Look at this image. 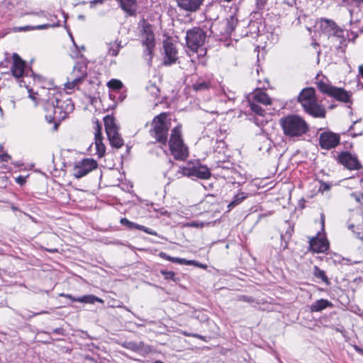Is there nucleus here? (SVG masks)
Instances as JSON below:
<instances>
[{
    "label": "nucleus",
    "mask_w": 363,
    "mask_h": 363,
    "mask_svg": "<svg viewBox=\"0 0 363 363\" xmlns=\"http://www.w3.org/2000/svg\"><path fill=\"white\" fill-rule=\"evenodd\" d=\"M59 96H61V94L57 93L46 100L44 104L45 119L48 123H54L55 130L57 129L59 123L74 109V105L70 99L63 100Z\"/></svg>",
    "instance_id": "1"
},
{
    "label": "nucleus",
    "mask_w": 363,
    "mask_h": 363,
    "mask_svg": "<svg viewBox=\"0 0 363 363\" xmlns=\"http://www.w3.org/2000/svg\"><path fill=\"white\" fill-rule=\"evenodd\" d=\"M284 135L289 138L302 137L309 131V125L303 118L296 114H289L279 120Z\"/></svg>",
    "instance_id": "2"
},
{
    "label": "nucleus",
    "mask_w": 363,
    "mask_h": 363,
    "mask_svg": "<svg viewBox=\"0 0 363 363\" xmlns=\"http://www.w3.org/2000/svg\"><path fill=\"white\" fill-rule=\"evenodd\" d=\"M320 27L323 34L328 37H335L340 40L341 45H345L347 41L354 42L355 39L358 37V31L354 30V28L350 30L346 29L347 35H345V30L342 29L337 23L328 18H321L320 21Z\"/></svg>",
    "instance_id": "3"
},
{
    "label": "nucleus",
    "mask_w": 363,
    "mask_h": 363,
    "mask_svg": "<svg viewBox=\"0 0 363 363\" xmlns=\"http://www.w3.org/2000/svg\"><path fill=\"white\" fill-rule=\"evenodd\" d=\"M178 173L192 179H208L211 177L210 169L201 164L199 160L189 161L179 167Z\"/></svg>",
    "instance_id": "4"
},
{
    "label": "nucleus",
    "mask_w": 363,
    "mask_h": 363,
    "mask_svg": "<svg viewBox=\"0 0 363 363\" xmlns=\"http://www.w3.org/2000/svg\"><path fill=\"white\" fill-rule=\"evenodd\" d=\"M169 149L175 160H184L188 157V148L182 139L181 128L175 127L170 135Z\"/></svg>",
    "instance_id": "5"
},
{
    "label": "nucleus",
    "mask_w": 363,
    "mask_h": 363,
    "mask_svg": "<svg viewBox=\"0 0 363 363\" xmlns=\"http://www.w3.org/2000/svg\"><path fill=\"white\" fill-rule=\"evenodd\" d=\"M167 118L166 113H162L155 116L152 121L153 128L150 130L151 135L162 145H165L167 142L169 126Z\"/></svg>",
    "instance_id": "6"
},
{
    "label": "nucleus",
    "mask_w": 363,
    "mask_h": 363,
    "mask_svg": "<svg viewBox=\"0 0 363 363\" xmlns=\"http://www.w3.org/2000/svg\"><path fill=\"white\" fill-rule=\"evenodd\" d=\"M87 76V66L86 65L77 62L73 67L72 72L67 77V81L65 84V88L67 90H72L77 88L80 84Z\"/></svg>",
    "instance_id": "7"
},
{
    "label": "nucleus",
    "mask_w": 363,
    "mask_h": 363,
    "mask_svg": "<svg viewBox=\"0 0 363 363\" xmlns=\"http://www.w3.org/2000/svg\"><path fill=\"white\" fill-rule=\"evenodd\" d=\"M185 38L187 47L193 51H197L204 44L206 33L199 27H194L186 31Z\"/></svg>",
    "instance_id": "8"
},
{
    "label": "nucleus",
    "mask_w": 363,
    "mask_h": 363,
    "mask_svg": "<svg viewBox=\"0 0 363 363\" xmlns=\"http://www.w3.org/2000/svg\"><path fill=\"white\" fill-rule=\"evenodd\" d=\"M238 22V18L235 16L230 15L223 21L213 24L211 26V32H218L219 35L223 38L230 37L235 30Z\"/></svg>",
    "instance_id": "9"
},
{
    "label": "nucleus",
    "mask_w": 363,
    "mask_h": 363,
    "mask_svg": "<svg viewBox=\"0 0 363 363\" xmlns=\"http://www.w3.org/2000/svg\"><path fill=\"white\" fill-rule=\"evenodd\" d=\"M13 64L11 67L12 75L16 78H21L24 76H32L34 79L38 77L31 69H26V63L21 57L17 54L13 53L12 56Z\"/></svg>",
    "instance_id": "10"
},
{
    "label": "nucleus",
    "mask_w": 363,
    "mask_h": 363,
    "mask_svg": "<svg viewBox=\"0 0 363 363\" xmlns=\"http://www.w3.org/2000/svg\"><path fill=\"white\" fill-rule=\"evenodd\" d=\"M97 167V162L94 159L86 158L77 162L73 169L76 178H81Z\"/></svg>",
    "instance_id": "11"
},
{
    "label": "nucleus",
    "mask_w": 363,
    "mask_h": 363,
    "mask_svg": "<svg viewBox=\"0 0 363 363\" xmlns=\"http://www.w3.org/2000/svg\"><path fill=\"white\" fill-rule=\"evenodd\" d=\"M340 143V136L333 132H323L319 136V145L322 149L330 150Z\"/></svg>",
    "instance_id": "12"
},
{
    "label": "nucleus",
    "mask_w": 363,
    "mask_h": 363,
    "mask_svg": "<svg viewBox=\"0 0 363 363\" xmlns=\"http://www.w3.org/2000/svg\"><path fill=\"white\" fill-rule=\"evenodd\" d=\"M338 161L348 169H359L362 167L357 157L349 152H341Z\"/></svg>",
    "instance_id": "13"
},
{
    "label": "nucleus",
    "mask_w": 363,
    "mask_h": 363,
    "mask_svg": "<svg viewBox=\"0 0 363 363\" xmlns=\"http://www.w3.org/2000/svg\"><path fill=\"white\" fill-rule=\"evenodd\" d=\"M121 345L127 350L141 354H148L151 350L150 346L145 344L143 341L138 342L125 340L121 342Z\"/></svg>",
    "instance_id": "14"
},
{
    "label": "nucleus",
    "mask_w": 363,
    "mask_h": 363,
    "mask_svg": "<svg viewBox=\"0 0 363 363\" xmlns=\"http://www.w3.org/2000/svg\"><path fill=\"white\" fill-rule=\"evenodd\" d=\"M164 64L170 65L176 62L177 60V51L174 45L167 40L164 41Z\"/></svg>",
    "instance_id": "15"
},
{
    "label": "nucleus",
    "mask_w": 363,
    "mask_h": 363,
    "mask_svg": "<svg viewBox=\"0 0 363 363\" xmlns=\"http://www.w3.org/2000/svg\"><path fill=\"white\" fill-rule=\"evenodd\" d=\"M309 245L311 250L316 253L325 252L329 247L328 240L318 235L310 239Z\"/></svg>",
    "instance_id": "16"
},
{
    "label": "nucleus",
    "mask_w": 363,
    "mask_h": 363,
    "mask_svg": "<svg viewBox=\"0 0 363 363\" xmlns=\"http://www.w3.org/2000/svg\"><path fill=\"white\" fill-rule=\"evenodd\" d=\"M316 100L315 89L312 87L303 89L298 96V101L302 107L308 106L310 104Z\"/></svg>",
    "instance_id": "17"
},
{
    "label": "nucleus",
    "mask_w": 363,
    "mask_h": 363,
    "mask_svg": "<svg viewBox=\"0 0 363 363\" xmlns=\"http://www.w3.org/2000/svg\"><path fill=\"white\" fill-rule=\"evenodd\" d=\"M303 110L306 113L315 118H323L325 117V109L317 103V100L311 102L308 106H304Z\"/></svg>",
    "instance_id": "18"
},
{
    "label": "nucleus",
    "mask_w": 363,
    "mask_h": 363,
    "mask_svg": "<svg viewBox=\"0 0 363 363\" xmlns=\"http://www.w3.org/2000/svg\"><path fill=\"white\" fill-rule=\"evenodd\" d=\"M120 8L128 16H137L138 1L137 0H116Z\"/></svg>",
    "instance_id": "19"
},
{
    "label": "nucleus",
    "mask_w": 363,
    "mask_h": 363,
    "mask_svg": "<svg viewBox=\"0 0 363 363\" xmlns=\"http://www.w3.org/2000/svg\"><path fill=\"white\" fill-rule=\"evenodd\" d=\"M315 84L320 92L328 96H330L335 88L325 76H322L321 78H316Z\"/></svg>",
    "instance_id": "20"
},
{
    "label": "nucleus",
    "mask_w": 363,
    "mask_h": 363,
    "mask_svg": "<svg viewBox=\"0 0 363 363\" xmlns=\"http://www.w3.org/2000/svg\"><path fill=\"white\" fill-rule=\"evenodd\" d=\"M120 223L121 225L125 226L128 230L137 229V230H142L149 235H157V233L155 231H154L153 230H152L149 228H147L144 225L130 221L126 218H122L120 220Z\"/></svg>",
    "instance_id": "21"
},
{
    "label": "nucleus",
    "mask_w": 363,
    "mask_h": 363,
    "mask_svg": "<svg viewBox=\"0 0 363 363\" xmlns=\"http://www.w3.org/2000/svg\"><path fill=\"white\" fill-rule=\"evenodd\" d=\"M203 1V0H177L178 6L186 11H196Z\"/></svg>",
    "instance_id": "22"
},
{
    "label": "nucleus",
    "mask_w": 363,
    "mask_h": 363,
    "mask_svg": "<svg viewBox=\"0 0 363 363\" xmlns=\"http://www.w3.org/2000/svg\"><path fill=\"white\" fill-rule=\"evenodd\" d=\"M330 97H333L340 102L351 103V94L343 88L335 86Z\"/></svg>",
    "instance_id": "23"
},
{
    "label": "nucleus",
    "mask_w": 363,
    "mask_h": 363,
    "mask_svg": "<svg viewBox=\"0 0 363 363\" xmlns=\"http://www.w3.org/2000/svg\"><path fill=\"white\" fill-rule=\"evenodd\" d=\"M333 304L327 299L321 298L315 301L310 306L311 312H320L327 308H332Z\"/></svg>",
    "instance_id": "24"
},
{
    "label": "nucleus",
    "mask_w": 363,
    "mask_h": 363,
    "mask_svg": "<svg viewBox=\"0 0 363 363\" xmlns=\"http://www.w3.org/2000/svg\"><path fill=\"white\" fill-rule=\"evenodd\" d=\"M94 138L96 155L99 156V157H102L105 155L106 147L103 143V136L100 130H97L96 133H94Z\"/></svg>",
    "instance_id": "25"
},
{
    "label": "nucleus",
    "mask_w": 363,
    "mask_h": 363,
    "mask_svg": "<svg viewBox=\"0 0 363 363\" xmlns=\"http://www.w3.org/2000/svg\"><path fill=\"white\" fill-rule=\"evenodd\" d=\"M110 145L115 148H121L123 145V140L118 133V130L111 133L107 134Z\"/></svg>",
    "instance_id": "26"
},
{
    "label": "nucleus",
    "mask_w": 363,
    "mask_h": 363,
    "mask_svg": "<svg viewBox=\"0 0 363 363\" xmlns=\"http://www.w3.org/2000/svg\"><path fill=\"white\" fill-rule=\"evenodd\" d=\"M286 223L288 226L285 232L281 234V247L284 250L288 248L289 242H290L294 233V226L291 225L288 221H286Z\"/></svg>",
    "instance_id": "27"
},
{
    "label": "nucleus",
    "mask_w": 363,
    "mask_h": 363,
    "mask_svg": "<svg viewBox=\"0 0 363 363\" xmlns=\"http://www.w3.org/2000/svg\"><path fill=\"white\" fill-rule=\"evenodd\" d=\"M248 197V194L239 191L233 198V200L228 205V211H231L233 208L240 204L245 199Z\"/></svg>",
    "instance_id": "28"
},
{
    "label": "nucleus",
    "mask_w": 363,
    "mask_h": 363,
    "mask_svg": "<svg viewBox=\"0 0 363 363\" xmlns=\"http://www.w3.org/2000/svg\"><path fill=\"white\" fill-rule=\"evenodd\" d=\"M104 122L106 135L118 130V128L115 123V118L113 116H106L104 118Z\"/></svg>",
    "instance_id": "29"
},
{
    "label": "nucleus",
    "mask_w": 363,
    "mask_h": 363,
    "mask_svg": "<svg viewBox=\"0 0 363 363\" xmlns=\"http://www.w3.org/2000/svg\"><path fill=\"white\" fill-rule=\"evenodd\" d=\"M145 34V39L143 40L142 44L144 47H155L154 33L148 28H144Z\"/></svg>",
    "instance_id": "30"
},
{
    "label": "nucleus",
    "mask_w": 363,
    "mask_h": 363,
    "mask_svg": "<svg viewBox=\"0 0 363 363\" xmlns=\"http://www.w3.org/2000/svg\"><path fill=\"white\" fill-rule=\"evenodd\" d=\"M267 0H256L255 10L251 13L252 18L258 19L261 18L262 13L265 7Z\"/></svg>",
    "instance_id": "31"
},
{
    "label": "nucleus",
    "mask_w": 363,
    "mask_h": 363,
    "mask_svg": "<svg viewBox=\"0 0 363 363\" xmlns=\"http://www.w3.org/2000/svg\"><path fill=\"white\" fill-rule=\"evenodd\" d=\"M347 228L349 230H352L354 236L357 239L363 240V225L361 224L354 225V224H348Z\"/></svg>",
    "instance_id": "32"
},
{
    "label": "nucleus",
    "mask_w": 363,
    "mask_h": 363,
    "mask_svg": "<svg viewBox=\"0 0 363 363\" xmlns=\"http://www.w3.org/2000/svg\"><path fill=\"white\" fill-rule=\"evenodd\" d=\"M254 99L256 101V103H261L264 105H268L271 104V99L264 92L259 91V93H257L254 96Z\"/></svg>",
    "instance_id": "33"
},
{
    "label": "nucleus",
    "mask_w": 363,
    "mask_h": 363,
    "mask_svg": "<svg viewBox=\"0 0 363 363\" xmlns=\"http://www.w3.org/2000/svg\"><path fill=\"white\" fill-rule=\"evenodd\" d=\"M192 87L196 91H206L210 88V83L199 79L192 85Z\"/></svg>",
    "instance_id": "34"
},
{
    "label": "nucleus",
    "mask_w": 363,
    "mask_h": 363,
    "mask_svg": "<svg viewBox=\"0 0 363 363\" xmlns=\"http://www.w3.org/2000/svg\"><path fill=\"white\" fill-rule=\"evenodd\" d=\"M313 275L317 279H321L324 283H325L326 285L330 284V281H329L328 277L325 275V272L320 269L318 266H314Z\"/></svg>",
    "instance_id": "35"
},
{
    "label": "nucleus",
    "mask_w": 363,
    "mask_h": 363,
    "mask_svg": "<svg viewBox=\"0 0 363 363\" xmlns=\"http://www.w3.org/2000/svg\"><path fill=\"white\" fill-rule=\"evenodd\" d=\"M78 302L86 303H94L96 301L101 302L102 300L95 296L94 295H85L81 297H77L75 299Z\"/></svg>",
    "instance_id": "36"
},
{
    "label": "nucleus",
    "mask_w": 363,
    "mask_h": 363,
    "mask_svg": "<svg viewBox=\"0 0 363 363\" xmlns=\"http://www.w3.org/2000/svg\"><path fill=\"white\" fill-rule=\"evenodd\" d=\"M146 90L154 99H157L160 96V90L154 83H149V84L146 86Z\"/></svg>",
    "instance_id": "37"
},
{
    "label": "nucleus",
    "mask_w": 363,
    "mask_h": 363,
    "mask_svg": "<svg viewBox=\"0 0 363 363\" xmlns=\"http://www.w3.org/2000/svg\"><path fill=\"white\" fill-rule=\"evenodd\" d=\"M250 110L258 116H264L265 110L263 109L255 101H249Z\"/></svg>",
    "instance_id": "38"
},
{
    "label": "nucleus",
    "mask_w": 363,
    "mask_h": 363,
    "mask_svg": "<svg viewBox=\"0 0 363 363\" xmlns=\"http://www.w3.org/2000/svg\"><path fill=\"white\" fill-rule=\"evenodd\" d=\"M107 86L113 91H119L123 88V84L119 79H112L108 82Z\"/></svg>",
    "instance_id": "39"
},
{
    "label": "nucleus",
    "mask_w": 363,
    "mask_h": 363,
    "mask_svg": "<svg viewBox=\"0 0 363 363\" xmlns=\"http://www.w3.org/2000/svg\"><path fill=\"white\" fill-rule=\"evenodd\" d=\"M155 47H145V50H143V57L145 60L147 61L148 65H151L152 59L153 57V50Z\"/></svg>",
    "instance_id": "40"
},
{
    "label": "nucleus",
    "mask_w": 363,
    "mask_h": 363,
    "mask_svg": "<svg viewBox=\"0 0 363 363\" xmlns=\"http://www.w3.org/2000/svg\"><path fill=\"white\" fill-rule=\"evenodd\" d=\"M160 273L164 276V279L167 281L172 280L174 282H177L179 281V279L175 276V273L172 271L161 269Z\"/></svg>",
    "instance_id": "41"
},
{
    "label": "nucleus",
    "mask_w": 363,
    "mask_h": 363,
    "mask_svg": "<svg viewBox=\"0 0 363 363\" xmlns=\"http://www.w3.org/2000/svg\"><path fill=\"white\" fill-rule=\"evenodd\" d=\"M60 26V23L59 22L55 24V25H52V26ZM52 25L50 24H43V25H39V26H37L35 27H30V26H25V27H21L20 28V30H30V29H38V30H43V29H46L48 28H50L51 27Z\"/></svg>",
    "instance_id": "42"
},
{
    "label": "nucleus",
    "mask_w": 363,
    "mask_h": 363,
    "mask_svg": "<svg viewBox=\"0 0 363 363\" xmlns=\"http://www.w3.org/2000/svg\"><path fill=\"white\" fill-rule=\"evenodd\" d=\"M185 264V265H194L196 266L201 268H206V266L205 264H201L199 262L196 260H190V259H186L184 258L181 259V264Z\"/></svg>",
    "instance_id": "43"
},
{
    "label": "nucleus",
    "mask_w": 363,
    "mask_h": 363,
    "mask_svg": "<svg viewBox=\"0 0 363 363\" xmlns=\"http://www.w3.org/2000/svg\"><path fill=\"white\" fill-rule=\"evenodd\" d=\"M160 257L162 259H164L166 260H168V261H170L172 262H174V263H177V264H181V259L182 258H179V257H171L168 255H167L165 252H160Z\"/></svg>",
    "instance_id": "44"
},
{
    "label": "nucleus",
    "mask_w": 363,
    "mask_h": 363,
    "mask_svg": "<svg viewBox=\"0 0 363 363\" xmlns=\"http://www.w3.org/2000/svg\"><path fill=\"white\" fill-rule=\"evenodd\" d=\"M109 45L110 47L108 48V54L111 56H117L119 52L118 46L115 45L114 43H111Z\"/></svg>",
    "instance_id": "45"
},
{
    "label": "nucleus",
    "mask_w": 363,
    "mask_h": 363,
    "mask_svg": "<svg viewBox=\"0 0 363 363\" xmlns=\"http://www.w3.org/2000/svg\"><path fill=\"white\" fill-rule=\"evenodd\" d=\"M330 188H331V185L330 184L324 182H320V190L325 191L330 190Z\"/></svg>",
    "instance_id": "46"
},
{
    "label": "nucleus",
    "mask_w": 363,
    "mask_h": 363,
    "mask_svg": "<svg viewBox=\"0 0 363 363\" xmlns=\"http://www.w3.org/2000/svg\"><path fill=\"white\" fill-rule=\"evenodd\" d=\"M52 333L58 334L60 335H65V330L63 328H57L52 330Z\"/></svg>",
    "instance_id": "47"
},
{
    "label": "nucleus",
    "mask_w": 363,
    "mask_h": 363,
    "mask_svg": "<svg viewBox=\"0 0 363 363\" xmlns=\"http://www.w3.org/2000/svg\"><path fill=\"white\" fill-rule=\"evenodd\" d=\"M357 122H358V121H354L352 125L349 128L348 131L350 132V135H351L352 137H356V136H358V135H361L362 134V132H359V133H357L352 132V130L353 129V127H354V125L356 123H357Z\"/></svg>",
    "instance_id": "48"
},
{
    "label": "nucleus",
    "mask_w": 363,
    "mask_h": 363,
    "mask_svg": "<svg viewBox=\"0 0 363 363\" xmlns=\"http://www.w3.org/2000/svg\"><path fill=\"white\" fill-rule=\"evenodd\" d=\"M10 158V155L7 153L0 154V162H8Z\"/></svg>",
    "instance_id": "49"
},
{
    "label": "nucleus",
    "mask_w": 363,
    "mask_h": 363,
    "mask_svg": "<svg viewBox=\"0 0 363 363\" xmlns=\"http://www.w3.org/2000/svg\"><path fill=\"white\" fill-rule=\"evenodd\" d=\"M240 300H242V301H243L245 302H248V303H252L255 301L253 297L247 296H242L240 297Z\"/></svg>",
    "instance_id": "50"
},
{
    "label": "nucleus",
    "mask_w": 363,
    "mask_h": 363,
    "mask_svg": "<svg viewBox=\"0 0 363 363\" xmlns=\"http://www.w3.org/2000/svg\"><path fill=\"white\" fill-rule=\"evenodd\" d=\"M106 0H92L89 2L91 8L94 7L96 4H102Z\"/></svg>",
    "instance_id": "51"
},
{
    "label": "nucleus",
    "mask_w": 363,
    "mask_h": 363,
    "mask_svg": "<svg viewBox=\"0 0 363 363\" xmlns=\"http://www.w3.org/2000/svg\"><path fill=\"white\" fill-rule=\"evenodd\" d=\"M16 182L18 184L23 185L26 183V177H24L23 176H18V177L16 178Z\"/></svg>",
    "instance_id": "52"
},
{
    "label": "nucleus",
    "mask_w": 363,
    "mask_h": 363,
    "mask_svg": "<svg viewBox=\"0 0 363 363\" xmlns=\"http://www.w3.org/2000/svg\"><path fill=\"white\" fill-rule=\"evenodd\" d=\"M60 296H63V297H67L69 299H70L72 302H78L77 301L74 300V299H77V298L72 296L71 294H66L62 293V294H60Z\"/></svg>",
    "instance_id": "53"
},
{
    "label": "nucleus",
    "mask_w": 363,
    "mask_h": 363,
    "mask_svg": "<svg viewBox=\"0 0 363 363\" xmlns=\"http://www.w3.org/2000/svg\"><path fill=\"white\" fill-rule=\"evenodd\" d=\"M192 337H196L198 339L202 340H203L205 342L206 341V337L205 336H203V335H199V334L194 333V334L192 335Z\"/></svg>",
    "instance_id": "54"
},
{
    "label": "nucleus",
    "mask_w": 363,
    "mask_h": 363,
    "mask_svg": "<svg viewBox=\"0 0 363 363\" xmlns=\"http://www.w3.org/2000/svg\"><path fill=\"white\" fill-rule=\"evenodd\" d=\"M354 349L355 350V351H357L359 354H363V350L361 349L359 347H358L357 345H354Z\"/></svg>",
    "instance_id": "55"
},
{
    "label": "nucleus",
    "mask_w": 363,
    "mask_h": 363,
    "mask_svg": "<svg viewBox=\"0 0 363 363\" xmlns=\"http://www.w3.org/2000/svg\"><path fill=\"white\" fill-rule=\"evenodd\" d=\"M284 3H286L289 6H293V5L296 3V0H291L289 1L285 0Z\"/></svg>",
    "instance_id": "56"
},
{
    "label": "nucleus",
    "mask_w": 363,
    "mask_h": 363,
    "mask_svg": "<svg viewBox=\"0 0 363 363\" xmlns=\"http://www.w3.org/2000/svg\"><path fill=\"white\" fill-rule=\"evenodd\" d=\"M190 225H191V226H194V227H199V226H200V227H202V226H203V224H202V223L199 224V223H198L193 222V223H191L190 224Z\"/></svg>",
    "instance_id": "57"
},
{
    "label": "nucleus",
    "mask_w": 363,
    "mask_h": 363,
    "mask_svg": "<svg viewBox=\"0 0 363 363\" xmlns=\"http://www.w3.org/2000/svg\"><path fill=\"white\" fill-rule=\"evenodd\" d=\"M115 45H117V46H118V50H120L121 48H122L123 47V45H121V41H115L114 42Z\"/></svg>",
    "instance_id": "58"
},
{
    "label": "nucleus",
    "mask_w": 363,
    "mask_h": 363,
    "mask_svg": "<svg viewBox=\"0 0 363 363\" xmlns=\"http://www.w3.org/2000/svg\"><path fill=\"white\" fill-rule=\"evenodd\" d=\"M97 130H100L101 132V127L100 124H99V123H97L96 127H95V133Z\"/></svg>",
    "instance_id": "59"
},
{
    "label": "nucleus",
    "mask_w": 363,
    "mask_h": 363,
    "mask_svg": "<svg viewBox=\"0 0 363 363\" xmlns=\"http://www.w3.org/2000/svg\"><path fill=\"white\" fill-rule=\"evenodd\" d=\"M77 18L79 20H81V21L85 20V16L83 14H79Z\"/></svg>",
    "instance_id": "60"
},
{
    "label": "nucleus",
    "mask_w": 363,
    "mask_h": 363,
    "mask_svg": "<svg viewBox=\"0 0 363 363\" xmlns=\"http://www.w3.org/2000/svg\"><path fill=\"white\" fill-rule=\"evenodd\" d=\"M182 333H183L185 336H186V337H192V335L194 334V333H187V332H185V331H184V332H183Z\"/></svg>",
    "instance_id": "61"
},
{
    "label": "nucleus",
    "mask_w": 363,
    "mask_h": 363,
    "mask_svg": "<svg viewBox=\"0 0 363 363\" xmlns=\"http://www.w3.org/2000/svg\"><path fill=\"white\" fill-rule=\"evenodd\" d=\"M320 218H321L322 225H324V222H325V216H324L323 213L321 214Z\"/></svg>",
    "instance_id": "62"
},
{
    "label": "nucleus",
    "mask_w": 363,
    "mask_h": 363,
    "mask_svg": "<svg viewBox=\"0 0 363 363\" xmlns=\"http://www.w3.org/2000/svg\"><path fill=\"white\" fill-rule=\"evenodd\" d=\"M48 252H57V249H47L46 250Z\"/></svg>",
    "instance_id": "63"
},
{
    "label": "nucleus",
    "mask_w": 363,
    "mask_h": 363,
    "mask_svg": "<svg viewBox=\"0 0 363 363\" xmlns=\"http://www.w3.org/2000/svg\"><path fill=\"white\" fill-rule=\"evenodd\" d=\"M359 73L361 74L362 77H363V66H359Z\"/></svg>",
    "instance_id": "64"
}]
</instances>
